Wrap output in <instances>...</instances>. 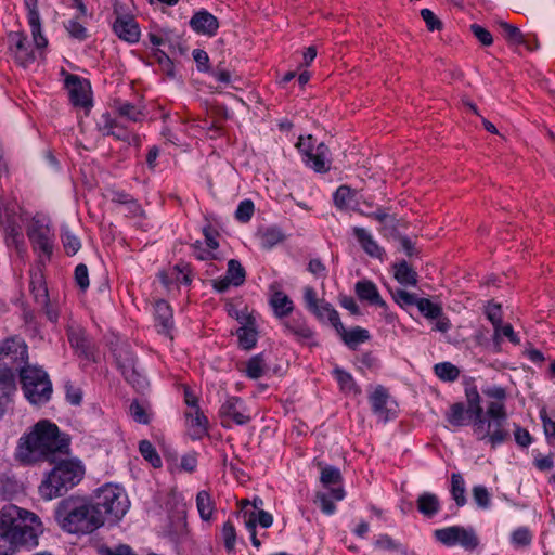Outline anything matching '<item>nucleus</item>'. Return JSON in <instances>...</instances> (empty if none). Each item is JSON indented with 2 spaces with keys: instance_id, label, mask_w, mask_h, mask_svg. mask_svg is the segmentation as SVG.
I'll return each mask as SVG.
<instances>
[{
  "instance_id": "1",
  "label": "nucleus",
  "mask_w": 555,
  "mask_h": 555,
  "mask_svg": "<svg viewBox=\"0 0 555 555\" xmlns=\"http://www.w3.org/2000/svg\"><path fill=\"white\" fill-rule=\"evenodd\" d=\"M44 527L38 515L7 504L0 509V555H13L20 547L34 548Z\"/></svg>"
},
{
  "instance_id": "2",
  "label": "nucleus",
  "mask_w": 555,
  "mask_h": 555,
  "mask_svg": "<svg viewBox=\"0 0 555 555\" xmlns=\"http://www.w3.org/2000/svg\"><path fill=\"white\" fill-rule=\"evenodd\" d=\"M69 452V438L57 426L47 420L39 421L17 442L15 457L22 464L41 461L56 462Z\"/></svg>"
},
{
  "instance_id": "3",
  "label": "nucleus",
  "mask_w": 555,
  "mask_h": 555,
  "mask_svg": "<svg viewBox=\"0 0 555 555\" xmlns=\"http://www.w3.org/2000/svg\"><path fill=\"white\" fill-rule=\"evenodd\" d=\"M54 517L60 528L72 534H88L104 524L100 507L80 498L59 502Z\"/></svg>"
},
{
  "instance_id": "4",
  "label": "nucleus",
  "mask_w": 555,
  "mask_h": 555,
  "mask_svg": "<svg viewBox=\"0 0 555 555\" xmlns=\"http://www.w3.org/2000/svg\"><path fill=\"white\" fill-rule=\"evenodd\" d=\"M83 474L79 461L62 460L39 485V494L44 501L62 496L82 479Z\"/></svg>"
},
{
  "instance_id": "5",
  "label": "nucleus",
  "mask_w": 555,
  "mask_h": 555,
  "mask_svg": "<svg viewBox=\"0 0 555 555\" xmlns=\"http://www.w3.org/2000/svg\"><path fill=\"white\" fill-rule=\"evenodd\" d=\"M21 382L26 398L34 404L47 402L52 393L48 374L39 367L27 366L21 370Z\"/></svg>"
},
{
  "instance_id": "6",
  "label": "nucleus",
  "mask_w": 555,
  "mask_h": 555,
  "mask_svg": "<svg viewBox=\"0 0 555 555\" xmlns=\"http://www.w3.org/2000/svg\"><path fill=\"white\" fill-rule=\"evenodd\" d=\"M103 512L108 520H119L129 508V500L125 491L116 486L106 485L101 488L98 494V501L94 503Z\"/></svg>"
},
{
  "instance_id": "7",
  "label": "nucleus",
  "mask_w": 555,
  "mask_h": 555,
  "mask_svg": "<svg viewBox=\"0 0 555 555\" xmlns=\"http://www.w3.org/2000/svg\"><path fill=\"white\" fill-rule=\"evenodd\" d=\"M2 221L4 225L5 241L8 246H14L20 255L24 249L23 234L18 220L21 207L15 201L1 198L0 202Z\"/></svg>"
},
{
  "instance_id": "8",
  "label": "nucleus",
  "mask_w": 555,
  "mask_h": 555,
  "mask_svg": "<svg viewBox=\"0 0 555 555\" xmlns=\"http://www.w3.org/2000/svg\"><path fill=\"white\" fill-rule=\"evenodd\" d=\"M436 539L447 546L461 545L473 551L479 544V539L473 528L452 526L435 531Z\"/></svg>"
},
{
  "instance_id": "9",
  "label": "nucleus",
  "mask_w": 555,
  "mask_h": 555,
  "mask_svg": "<svg viewBox=\"0 0 555 555\" xmlns=\"http://www.w3.org/2000/svg\"><path fill=\"white\" fill-rule=\"evenodd\" d=\"M65 86L74 106L81 107L87 112L92 107L91 86L88 80L76 75H68L65 79Z\"/></svg>"
},
{
  "instance_id": "10",
  "label": "nucleus",
  "mask_w": 555,
  "mask_h": 555,
  "mask_svg": "<svg viewBox=\"0 0 555 555\" xmlns=\"http://www.w3.org/2000/svg\"><path fill=\"white\" fill-rule=\"evenodd\" d=\"M219 416L223 427L230 428L232 423L236 425H245L250 421V416L246 414L243 402L237 397H230L220 406Z\"/></svg>"
},
{
  "instance_id": "11",
  "label": "nucleus",
  "mask_w": 555,
  "mask_h": 555,
  "mask_svg": "<svg viewBox=\"0 0 555 555\" xmlns=\"http://www.w3.org/2000/svg\"><path fill=\"white\" fill-rule=\"evenodd\" d=\"M26 358L27 348L21 339L8 338L0 344V362L3 366L17 369Z\"/></svg>"
},
{
  "instance_id": "12",
  "label": "nucleus",
  "mask_w": 555,
  "mask_h": 555,
  "mask_svg": "<svg viewBox=\"0 0 555 555\" xmlns=\"http://www.w3.org/2000/svg\"><path fill=\"white\" fill-rule=\"evenodd\" d=\"M27 235L36 251H41L47 258H50L53 250L50 229L41 221L33 219L27 229Z\"/></svg>"
},
{
  "instance_id": "13",
  "label": "nucleus",
  "mask_w": 555,
  "mask_h": 555,
  "mask_svg": "<svg viewBox=\"0 0 555 555\" xmlns=\"http://www.w3.org/2000/svg\"><path fill=\"white\" fill-rule=\"evenodd\" d=\"M417 309L422 315L428 320L436 321L435 330L446 333L451 328V321L443 314L442 308L427 298H421L417 302Z\"/></svg>"
},
{
  "instance_id": "14",
  "label": "nucleus",
  "mask_w": 555,
  "mask_h": 555,
  "mask_svg": "<svg viewBox=\"0 0 555 555\" xmlns=\"http://www.w3.org/2000/svg\"><path fill=\"white\" fill-rule=\"evenodd\" d=\"M505 423L506 420L488 418L485 416L482 428L483 431L480 433L477 430L476 426H473L474 433L480 440L488 438L491 446L495 447L496 444L502 443L508 437V433L503 428Z\"/></svg>"
},
{
  "instance_id": "15",
  "label": "nucleus",
  "mask_w": 555,
  "mask_h": 555,
  "mask_svg": "<svg viewBox=\"0 0 555 555\" xmlns=\"http://www.w3.org/2000/svg\"><path fill=\"white\" fill-rule=\"evenodd\" d=\"M190 26L197 34L212 37L217 34L219 21L208 11L202 10L191 17Z\"/></svg>"
},
{
  "instance_id": "16",
  "label": "nucleus",
  "mask_w": 555,
  "mask_h": 555,
  "mask_svg": "<svg viewBox=\"0 0 555 555\" xmlns=\"http://www.w3.org/2000/svg\"><path fill=\"white\" fill-rule=\"evenodd\" d=\"M245 525L250 532L251 543L254 546L259 547L260 541L256 535V526L259 524L262 528H269L273 524V517L271 514L263 509L245 512L244 513Z\"/></svg>"
},
{
  "instance_id": "17",
  "label": "nucleus",
  "mask_w": 555,
  "mask_h": 555,
  "mask_svg": "<svg viewBox=\"0 0 555 555\" xmlns=\"http://www.w3.org/2000/svg\"><path fill=\"white\" fill-rule=\"evenodd\" d=\"M113 29L125 41L131 43L139 41L140 29L132 16H118L113 24Z\"/></svg>"
},
{
  "instance_id": "18",
  "label": "nucleus",
  "mask_w": 555,
  "mask_h": 555,
  "mask_svg": "<svg viewBox=\"0 0 555 555\" xmlns=\"http://www.w3.org/2000/svg\"><path fill=\"white\" fill-rule=\"evenodd\" d=\"M9 39L11 42L10 50L21 66L26 67L35 61L34 53L29 52L25 46L26 36L23 33H11Z\"/></svg>"
},
{
  "instance_id": "19",
  "label": "nucleus",
  "mask_w": 555,
  "mask_h": 555,
  "mask_svg": "<svg viewBox=\"0 0 555 555\" xmlns=\"http://www.w3.org/2000/svg\"><path fill=\"white\" fill-rule=\"evenodd\" d=\"M357 193L347 185L339 186L334 193V204L338 209H353L361 215L369 212L361 208V204L356 199Z\"/></svg>"
},
{
  "instance_id": "20",
  "label": "nucleus",
  "mask_w": 555,
  "mask_h": 555,
  "mask_svg": "<svg viewBox=\"0 0 555 555\" xmlns=\"http://www.w3.org/2000/svg\"><path fill=\"white\" fill-rule=\"evenodd\" d=\"M189 434L193 439H199L207 434L208 420L201 409L188 410L185 412Z\"/></svg>"
},
{
  "instance_id": "21",
  "label": "nucleus",
  "mask_w": 555,
  "mask_h": 555,
  "mask_svg": "<svg viewBox=\"0 0 555 555\" xmlns=\"http://www.w3.org/2000/svg\"><path fill=\"white\" fill-rule=\"evenodd\" d=\"M466 398L468 408L467 414L474 416L473 426H476L478 431H483L485 415L483 410L480 405V396L475 388L466 390Z\"/></svg>"
},
{
  "instance_id": "22",
  "label": "nucleus",
  "mask_w": 555,
  "mask_h": 555,
  "mask_svg": "<svg viewBox=\"0 0 555 555\" xmlns=\"http://www.w3.org/2000/svg\"><path fill=\"white\" fill-rule=\"evenodd\" d=\"M330 150L324 143H319L312 155L306 157V163L315 172H326L330 170Z\"/></svg>"
},
{
  "instance_id": "23",
  "label": "nucleus",
  "mask_w": 555,
  "mask_h": 555,
  "mask_svg": "<svg viewBox=\"0 0 555 555\" xmlns=\"http://www.w3.org/2000/svg\"><path fill=\"white\" fill-rule=\"evenodd\" d=\"M245 324L237 330L240 347L245 350H250L257 344V330L255 326V319L250 315L243 318Z\"/></svg>"
},
{
  "instance_id": "24",
  "label": "nucleus",
  "mask_w": 555,
  "mask_h": 555,
  "mask_svg": "<svg viewBox=\"0 0 555 555\" xmlns=\"http://www.w3.org/2000/svg\"><path fill=\"white\" fill-rule=\"evenodd\" d=\"M356 294L361 300H366L372 305L385 307L386 302L382 299L376 285L367 280L359 281L356 284Z\"/></svg>"
},
{
  "instance_id": "25",
  "label": "nucleus",
  "mask_w": 555,
  "mask_h": 555,
  "mask_svg": "<svg viewBox=\"0 0 555 555\" xmlns=\"http://www.w3.org/2000/svg\"><path fill=\"white\" fill-rule=\"evenodd\" d=\"M388 393L385 388L377 387L370 397V402L374 413L383 422H386L390 417V410L387 408Z\"/></svg>"
},
{
  "instance_id": "26",
  "label": "nucleus",
  "mask_w": 555,
  "mask_h": 555,
  "mask_svg": "<svg viewBox=\"0 0 555 555\" xmlns=\"http://www.w3.org/2000/svg\"><path fill=\"white\" fill-rule=\"evenodd\" d=\"M353 234L362 248L369 254L371 257L382 258L383 249L378 246V244L373 240L372 235L363 228L354 227Z\"/></svg>"
},
{
  "instance_id": "27",
  "label": "nucleus",
  "mask_w": 555,
  "mask_h": 555,
  "mask_svg": "<svg viewBox=\"0 0 555 555\" xmlns=\"http://www.w3.org/2000/svg\"><path fill=\"white\" fill-rule=\"evenodd\" d=\"M418 512L425 517H434L440 509V502L436 494L430 492L422 493L416 501Z\"/></svg>"
},
{
  "instance_id": "28",
  "label": "nucleus",
  "mask_w": 555,
  "mask_h": 555,
  "mask_svg": "<svg viewBox=\"0 0 555 555\" xmlns=\"http://www.w3.org/2000/svg\"><path fill=\"white\" fill-rule=\"evenodd\" d=\"M311 312L322 322L328 321L330 324L336 328L343 330V323L340 322L338 312L332 307L331 304L321 300V302L311 310Z\"/></svg>"
},
{
  "instance_id": "29",
  "label": "nucleus",
  "mask_w": 555,
  "mask_h": 555,
  "mask_svg": "<svg viewBox=\"0 0 555 555\" xmlns=\"http://www.w3.org/2000/svg\"><path fill=\"white\" fill-rule=\"evenodd\" d=\"M330 496H332L336 501H340L345 496V491L341 487L333 488L330 491V495L324 492H318L315 495V503H320L321 509L326 515H332L336 506L331 501Z\"/></svg>"
},
{
  "instance_id": "30",
  "label": "nucleus",
  "mask_w": 555,
  "mask_h": 555,
  "mask_svg": "<svg viewBox=\"0 0 555 555\" xmlns=\"http://www.w3.org/2000/svg\"><path fill=\"white\" fill-rule=\"evenodd\" d=\"M485 313L488 320L492 323L494 328L493 341L496 349L500 348L501 343V323H502V308L500 304L489 302L486 306Z\"/></svg>"
},
{
  "instance_id": "31",
  "label": "nucleus",
  "mask_w": 555,
  "mask_h": 555,
  "mask_svg": "<svg viewBox=\"0 0 555 555\" xmlns=\"http://www.w3.org/2000/svg\"><path fill=\"white\" fill-rule=\"evenodd\" d=\"M335 330L340 335L344 343L350 348H354L358 344L364 343L370 338L369 332L359 326L347 331L343 325V330L339 328V326Z\"/></svg>"
},
{
  "instance_id": "32",
  "label": "nucleus",
  "mask_w": 555,
  "mask_h": 555,
  "mask_svg": "<svg viewBox=\"0 0 555 555\" xmlns=\"http://www.w3.org/2000/svg\"><path fill=\"white\" fill-rule=\"evenodd\" d=\"M30 292L38 305H47L49 293L40 271L34 272L30 279Z\"/></svg>"
},
{
  "instance_id": "33",
  "label": "nucleus",
  "mask_w": 555,
  "mask_h": 555,
  "mask_svg": "<svg viewBox=\"0 0 555 555\" xmlns=\"http://www.w3.org/2000/svg\"><path fill=\"white\" fill-rule=\"evenodd\" d=\"M395 279L402 285L415 286L417 284V273L405 260L393 264Z\"/></svg>"
},
{
  "instance_id": "34",
  "label": "nucleus",
  "mask_w": 555,
  "mask_h": 555,
  "mask_svg": "<svg viewBox=\"0 0 555 555\" xmlns=\"http://www.w3.org/2000/svg\"><path fill=\"white\" fill-rule=\"evenodd\" d=\"M156 321L160 325V332L168 334L172 328V311L165 300H159L155 305Z\"/></svg>"
},
{
  "instance_id": "35",
  "label": "nucleus",
  "mask_w": 555,
  "mask_h": 555,
  "mask_svg": "<svg viewBox=\"0 0 555 555\" xmlns=\"http://www.w3.org/2000/svg\"><path fill=\"white\" fill-rule=\"evenodd\" d=\"M274 313L279 317H285L293 310V302L283 292H275L270 299Z\"/></svg>"
},
{
  "instance_id": "36",
  "label": "nucleus",
  "mask_w": 555,
  "mask_h": 555,
  "mask_svg": "<svg viewBox=\"0 0 555 555\" xmlns=\"http://www.w3.org/2000/svg\"><path fill=\"white\" fill-rule=\"evenodd\" d=\"M465 482L461 474L454 473L451 475V494L457 506L466 504L465 496Z\"/></svg>"
},
{
  "instance_id": "37",
  "label": "nucleus",
  "mask_w": 555,
  "mask_h": 555,
  "mask_svg": "<svg viewBox=\"0 0 555 555\" xmlns=\"http://www.w3.org/2000/svg\"><path fill=\"white\" fill-rule=\"evenodd\" d=\"M266 371L267 366L262 353L251 357L246 363L245 373L249 378L257 379L263 376Z\"/></svg>"
},
{
  "instance_id": "38",
  "label": "nucleus",
  "mask_w": 555,
  "mask_h": 555,
  "mask_svg": "<svg viewBox=\"0 0 555 555\" xmlns=\"http://www.w3.org/2000/svg\"><path fill=\"white\" fill-rule=\"evenodd\" d=\"M196 506L202 519L209 520L214 512V503L207 491L202 490L197 493Z\"/></svg>"
},
{
  "instance_id": "39",
  "label": "nucleus",
  "mask_w": 555,
  "mask_h": 555,
  "mask_svg": "<svg viewBox=\"0 0 555 555\" xmlns=\"http://www.w3.org/2000/svg\"><path fill=\"white\" fill-rule=\"evenodd\" d=\"M234 286H240L244 283L246 272L238 260L231 259L228 262V270L225 275Z\"/></svg>"
},
{
  "instance_id": "40",
  "label": "nucleus",
  "mask_w": 555,
  "mask_h": 555,
  "mask_svg": "<svg viewBox=\"0 0 555 555\" xmlns=\"http://www.w3.org/2000/svg\"><path fill=\"white\" fill-rule=\"evenodd\" d=\"M318 466L321 469L320 481L324 487L341 482V474L338 468L334 466H322L321 462L318 463Z\"/></svg>"
},
{
  "instance_id": "41",
  "label": "nucleus",
  "mask_w": 555,
  "mask_h": 555,
  "mask_svg": "<svg viewBox=\"0 0 555 555\" xmlns=\"http://www.w3.org/2000/svg\"><path fill=\"white\" fill-rule=\"evenodd\" d=\"M434 371L440 379L446 382H453L460 375V370L450 362H442L436 364Z\"/></svg>"
},
{
  "instance_id": "42",
  "label": "nucleus",
  "mask_w": 555,
  "mask_h": 555,
  "mask_svg": "<svg viewBox=\"0 0 555 555\" xmlns=\"http://www.w3.org/2000/svg\"><path fill=\"white\" fill-rule=\"evenodd\" d=\"M141 455L155 468L162 466V460L156 449L147 440H142L139 444Z\"/></svg>"
},
{
  "instance_id": "43",
  "label": "nucleus",
  "mask_w": 555,
  "mask_h": 555,
  "mask_svg": "<svg viewBox=\"0 0 555 555\" xmlns=\"http://www.w3.org/2000/svg\"><path fill=\"white\" fill-rule=\"evenodd\" d=\"M391 296L393 300L402 308L416 306L421 298H418L416 295L409 293L404 289L397 288L395 291H391Z\"/></svg>"
},
{
  "instance_id": "44",
  "label": "nucleus",
  "mask_w": 555,
  "mask_h": 555,
  "mask_svg": "<svg viewBox=\"0 0 555 555\" xmlns=\"http://www.w3.org/2000/svg\"><path fill=\"white\" fill-rule=\"evenodd\" d=\"M465 414H467V412L464 404L461 402L454 403L447 413V421L453 426H463L465 424Z\"/></svg>"
},
{
  "instance_id": "45",
  "label": "nucleus",
  "mask_w": 555,
  "mask_h": 555,
  "mask_svg": "<svg viewBox=\"0 0 555 555\" xmlns=\"http://www.w3.org/2000/svg\"><path fill=\"white\" fill-rule=\"evenodd\" d=\"M115 357L117 366L120 370V372H122L127 367H132V364L135 363L133 353L127 346H121L118 349H116Z\"/></svg>"
},
{
  "instance_id": "46",
  "label": "nucleus",
  "mask_w": 555,
  "mask_h": 555,
  "mask_svg": "<svg viewBox=\"0 0 555 555\" xmlns=\"http://www.w3.org/2000/svg\"><path fill=\"white\" fill-rule=\"evenodd\" d=\"M334 374L343 391L358 392L353 377L348 372L337 367L334 370Z\"/></svg>"
},
{
  "instance_id": "47",
  "label": "nucleus",
  "mask_w": 555,
  "mask_h": 555,
  "mask_svg": "<svg viewBox=\"0 0 555 555\" xmlns=\"http://www.w3.org/2000/svg\"><path fill=\"white\" fill-rule=\"evenodd\" d=\"M68 340L72 347L75 348L77 352L87 356V340L81 331L69 327Z\"/></svg>"
},
{
  "instance_id": "48",
  "label": "nucleus",
  "mask_w": 555,
  "mask_h": 555,
  "mask_svg": "<svg viewBox=\"0 0 555 555\" xmlns=\"http://www.w3.org/2000/svg\"><path fill=\"white\" fill-rule=\"evenodd\" d=\"M284 238L283 233L276 228L266 229L261 233V244L264 248H271L282 242Z\"/></svg>"
},
{
  "instance_id": "49",
  "label": "nucleus",
  "mask_w": 555,
  "mask_h": 555,
  "mask_svg": "<svg viewBox=\"0 0 555 555\" xmlns=\"http://www.w3.org/2000/svg\"><path fill=\"white\" fill-rule=\"evenodd\" d=\"M500 27L503 29L505 39L512 44H521L524 42L522 34L519 28L506 23L499 22Z\"/></svg>"
},
{
  "instance_id": "50",
  "label": "nucleus",
  "mask_w": 555,
  "mask_h": 555,
  "mask_svg": "<svg viewBox=\"0 0 555 555\" xmlns=\"http://www.w3.org/2000/svg\"><path fill=\"white\" fill-rule=\"evenodd\" d=\"M285 327L288 332L294 334L298 339L309 340L313 336V332L306 325L297 324L295 322H287Z\"/></svg>"
},
{
  "instance_id": "51",
  "label": "nucleus",
  "mask_w": 555,
  "mask_h": 555,
  "mask_svg": "<svg viewBox=\"0 0 555 555\" xmlns=\"http://www.w3.org/2000/svg\"><path fill=\"white\" fill-rule=\"evenodd\" d=\"M62 242L67 255H75L80 249V241L68 230L62 234Z\"/></svg>"
},
{
  "instance_id": "52",
  "label": "nucleus",
  "mask_w": 555,
  "mask_h": 555,
  "mask_svg": "<svg viewBox=\"0 0 555 555\" xmlns=\"http://www.w3.org/2000/svg\"><path fill=\"white\" fill-rule=\"evenodd\" d=\"M154 56L160 65L163 72L169 77H175V66L171 59L160 49L154 51Z\"/></svg>"
},
{
  "instance_id": "53",
  "label": "nucleus",
  "mask_w": 555,
  "mask_h": 555,
  "mask_svg": "<svg viewBox=\"0 0 555 555\" xmlns=\"http://www.w3.org/2000/svg\"><path fill=\"white\" fill-rule=\"evenodd\" d=\"M486 417L507 420L504 402L492 401L488 404Z\"/></svg>"
},
{
  "instance_id": "54",
  "label": "nucleus",
  "mask_w": 555,
  "mask_h": 555,
  "mask_svg": "<svg viewBox=\"0 0 555 555\" xmlns=\"http://www.w3.org/2000/svg\"><path fill=\"white\" fill-rule=\"evenodd\" d=\"M531 533L527 528H518L512 534V542L517 547L528 546L531 543Z\"/></svg>"
},
{
  "instance_id": "55",
  "label": "nucleus",
  "mask_w": 555,
  "mask_h": 555,
  "mask_svg": "<svg viewBox=\"0 0 555 555\" xmlns=\"http://www.w3.org/2000/svg\"><path fill=\"white\" fill-rule=\"evenodd\" d=\"M473 496L477 505L481 508L490 506V493L483 486H476L473 488Z\"/></svg>"
},
{
  "instance_id": "56",
  "label": "nucleus",
  "mask_w": 555,
  "mask_h": 555,
  "mask_svg": "<svg viewBox=\"0 0 555 555\" xmlns=\"http://www.w3.org/2000/svg\"><path fill=\"white\" fill-rule=\"evenodd\" d=\"M254 214V203L249 199L241 202L238 205L235 217L237 220L242 222H247L250 220Z\"/></svg>"
},
{
  "instance_id": "57",
  "label": "nucleus",
  "mask_w": 555,
  "mask_h": 555,
  "mask_svg": "<svg viewBox=\"0 0 555 555\" xmlns=\"http://www.w3.org/2000/svg\"><path fill=\"white\" fill-rule=\"evenodd\" d=\"M421 16L426 23L428 30H440L442 28V22L429 9H422Z\"/></svg>"
},
{
  "instance_id": "58",
  "label": "nucleus",
  "mask_w": 555,
  "mask_h": 555,
  "mask_svg": "<svg viewBox=\"0 0 555 555\" xmlns=\"http://www.w3.org/2000/svg\"><path fill=\"white\" fill-rule=\"evenodd\" d=\"M470 30L475 35V37L483 44V46H491L493 42L492 35L488 29L485 27L478 25V24H472Z\"/></svg>"
},
{
  "instance_id": "59",
  "label": "nucleus",
  "mask_w": 555,
  "mask_h": 555,
  "mask_svg": "<svg viewBox=\"0 0 555 555\" xmlns=\"http://www.w3.org/2000/svg\"><path fill=\"white\" fill-rule=\"evenodd\" d=\"M222 535H223V539H224V546L229 551L233 550L234 545H235V542H236V533H235V528L232 525V522L227 521L223 525Z\"/></svg>"
},
{
  "instance_id": "60",
  "label": "nucleus",
  "mask_w": 555,
  "mask_h": 555,
  "mask_svg": "<svg viewBox=\"0 0 555 555\" xmlns=\"http://www.w3.org/2000/svg\"><path fill=\"white\" fill-rule=\"evenodd\" d=\"M375 546L387 551H402L401 544L387 534L379 535L375 541Z\"/></svg>"
},
{
  "instance_id": "61",
  "label": "nucleus",
  "mask_w": 555,
  "mask_h": 555,
  "mask_svg": "<svg viewBox=\"0 0 555 555\" xmlns=\"http://www.w3.org/2000/svg\"><path fill=\"white\" fill-rule=\"evenodd\" d=\"M118 112L120 116L131 121H139L142 117V113L134 105L129 103L120 105Z\"/></svg>"
},
{
  "instance_id": "62",
  "label": "nucleus",
  "mask_w": 555,
  "mask_h": 555,
  "mask_svg": "<svg viewBox=\"0 0 555 555\" xmlns=\"http://www.w3.org/2000/svg\"><path fill=\"white\" fill-rule=\"evenodd\" d=\"M124 377L129 384L140 391L144 390L149 385L146 378L139 371H132L131 374Z\"/></svg>"
},
{
  "instance_id": "63",
  "label": "nucleus",
  "mask_w": 555,
  "mask_h": 555,
  "mask_svg": "<svg viewBox=\"0 0 555 555\" xmlns=\"http://www.w3.org/2000/svg\"><path fill=\"white\" fill-rule=\"evenodd\" d=\"M296 146L306 157L312 155V152L315 150L314 139L311 134L307 137H299Z\"/></svg>"
},
{
  "instance_id": "64",
  "label": "nucleus",
  "mask_w": 555,
  "mask_h": 555,
  "mask_svg": "<svg viewBox=\"0 0 555 555\" xmlns=\"http://www.w3.org/2000/svg\"><path fill=\"white\" fill-rule=\"evenodd\" d=\"M66 29L70 34L72 37L76 39H85L87 37V29L77 21L70 20L67 25Z\"/></svg>"
}]
</instances>
